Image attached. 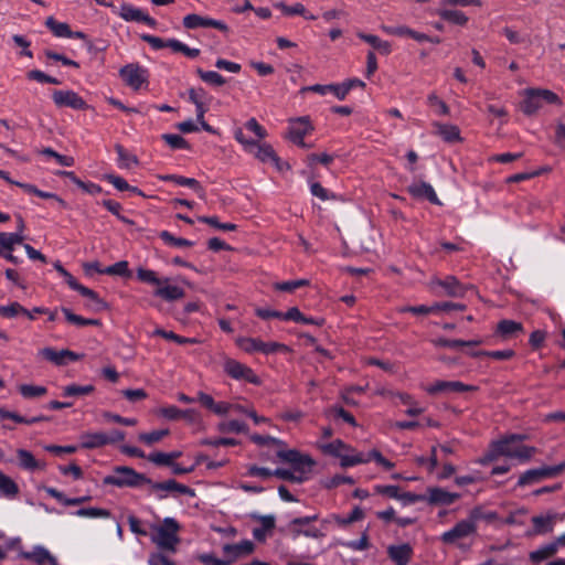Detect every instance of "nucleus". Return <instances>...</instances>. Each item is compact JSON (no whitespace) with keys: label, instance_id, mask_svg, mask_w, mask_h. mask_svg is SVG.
<instances>
[{"label":"nucleus","instance_id":"nucleus-59","mask_svg":"<svg viewBox=\"0 0 565 565\" xmlns=\"http://www.w3.org/2000/svg\"><path fill=\"white\" fill-rule=\"evenodd\" d=\"M77 516L82 518H107L109 512L99 508H83L75 512Z\"/></svg>","mask_w":565,"mask_h":565},{"label":"nucleus","instance_id":"nucleus-9","mask_svg":"<svg viewBox=\"0 0 565 565\" xmlns=\"http://www.w3.org/2000/svg\"><path fill=\"white\" fill-rule=\"evenodd\" d=\"M424 390L430 395H437V394L476 392L478 390V387L475 385L465 384L460 381H436L435 383L425 386Z\"/></svg>","mask_w":565,"mask_h":565},{"label":"nucleus","instance_id":"nucleus-7","mask_svg":"<svg viewBox=\"0 0 565 565\" xmlns=\"http://www.w3.org/2000/svg\"><path fill=\"white\" fill-rule=\"evenodd\" d=\"M476 533V526L472 522L465 519L456 523L450 530L444 532L440 536V541L447 545L460 546L462 540L473 536Z\"/></svg>","mask_w":565,"mask_h":565},{"label":"nucleus","instance_id":"nucleus-25","mask_svg":"<svg viewBox=\"0 0 565 565\" xmlns=\"http://www.w3.org/2000/svg\"><path fill=\"white\" fill-rule=\"evenodd\" d=\"M223 551L225 555L231 557V561H234L237 557L250 554L254 551V544L246 540L237 544H226Z\"/></svg>","mask_w":565,"mask_h":565},{"label":"nucleus","instance_id":"nucleus-43","mask_svg":"<svg viewBox=\"0 0 565 565\" xmlns=\"http://www.w3.org/2000/svg\"><path fill=\"white\" fill-rule=\"evenodd\" d=\"M498 518L495 512L492 511H484L481 507L473 508L468 516V521L472 522V524L477 527V524L481 520H486L488 522H491Z\"/></svg>","mask_w":565,"mask_h":565},{"label":"nucleus","instance_id":"nucleus-61","mask_svg":"<svg viewBox=\"0 0 565 565\" xmlns=\"http://www.w3.org/2000/svg\"><path fill=\"white\" fill-rule=\"evenodd\" d=\"M28 77L30 79L38 81L40 83H49V84H54V85L61 84V82L57 78L46 75L45 73H43L42 71H39V70L30 71L28 73Z\"/></svg>","mask_w":565,"mask_h":565},{"label":"nucleus","instance_id":"nucleus-22","mask_svg":"<svg viewBox=\"0 0 565 565\" xmlns=\"http://www.w3.org/2000/svg\"><path fill=\"white\" fill-rule=\"evenodd\" d=\"M433 284L441 287L445 295L449 297H463L466 289L455 276H447L445 279H435Z\"/></svg>","mask_w":565,"mask_h":565},{"label":"nucleus","instance_id":"nucleus-38","mask_svg":"<svg viewBox=\"0 0 565 565\" xmlns=\"http://www.w3.org/2000/svg\"><path fill=\"white\" fill-rule=\"evenodd\" d=\"M557 551H558V545L554 541V542H551V543L543 545L540 548L533 551L530 554V558L533 562H542L544 559L552 557Z\"/></svg>","mask_w":565,"mask_h":565},{"label":"nucleus","instance_id":"nucleus-41","mask_svg":"<svg viewBox=\"0 0 565 565\" xmlns=\"http://www.w3.org/2000/svg\"><path fill=\"white\" fill-rule=\"evenodd\" d=\"M437 14L441 19L458 25H465L468 22V17L463 12L458 10L439 9L437 11Z\"/></svg>","mask_w":565,"mask_h":565},{"label":"nucleus","instance_id":"nucleus-42","mask_svg":"<svg viewBox=\"0 0 565 565\" xmlns=\"http://www.w3.org/2000/svg\"><path fill=\"white\" fill-rule=\"evenodd\" d=\"M0 313L8 318H13L18 315H25L30 320H34L33 316L28 309L22 307L19 302H12L8 306L0 307Z\"/></svg>","mask_w":565,"mask_h":565},{"label":"nucleus","instance_id":"nucleus-54","mask_svg":"<svg viewBox=\"0 0 565 565\" xmlns=\"http://www.w3.org/2000/svg\"><path fill=\"white\" fill-rule=\"evenodd\" d=\"M310 192L313 196H317L322 201L337 199V195L334 193L323 188L319 182H311Z\"/></svg>","mask_w":565,"mask_h":565},{"label":"nucleus","instance_id":"nucleus-27","mask_svg":"<svg viewBox=\"0 0 565 565\" xmlns=\"http://www.w3.org/2000/svg\"><path fill=\"white\" fill-rule=\"evenodd\" d=\"M24 239L25 236L20 233L0 232V255H4V252H12L14 246L22 244Z\"/></svg>","mask_w":565,"mask_h":565},{"label":"nucleus","instance_id":"nucleus-16","mask_svg":"<svg viewBox=\"0 0 565 565\" xmlns=\"http://www.w3.org/2000/svg\"><path fill=\"white\" fill-rule=\"evenodd\" d=\"M39 355L56 365H65L68 361H77L79 359L77 353L67 349L56 351L53 348H43L39 351Z\"/></svg>","mask_w":565,"mask_h":565},{"label":"nucleus","instance_id":"nucleus-5","mask_svg":"<svg viewBox=\"0 0 565 565\" xmlns=\"http://www.w3.org/2000/svg\"><path fill=\"white\" fill-rule=\"evenodd\" d=\"M236 343L242 350L249 354L259 352L268 355L289 351V348L282 343L274 341L264 342L259 338H239Z\"/></svg>","mask_w":565,"mask_h":565},{"label":"nucleus","instance_id":"nucleus-46","mask_svg":"<svg viewBox=\"0 0 565 565\" xmlns=\"http://www.w3.org/2000/svg\"><path fill=\"white\" fill-rule=\"evenodd\" d=\"M321 448L326 454H329V455H332L335 457H339V455H342V451H352V448L349 445L344 444L340 439H335L327 445H323Z\"/></svg>","mask_w":565,"mask_h":565},{"label":"nucleus","instance_id":"nucleus-1","mask_svg":"<svg viewBox=\"0 0 565 565\" xmlns=\"http://www.w3.org/2000/svg\"><path fill=\"white\" fill-rule=\"evenodd\" d=\"M277 456L290 463L291 469L278 468L273 471V476H276L282 480L292 481L297 483L303 482L315 465V461L308 455H302L297 450H280Z\"/></svg>","mask_w":565,"mask_h":565},{"label":"nucleus","instance_id":"nucleus-57","mask_svg":"<svg viewBox=\"0 0 565 565\" xmlns=\"http://www.w3.org/2000/svg\"><path fill=\"white\" fill-rule=\"evenodd\" d=\"M309 280L308 279H297V280H290V281H282L275 284V288L280 291H287L292 292L294 290L308 286Z\"/></svg>","mask_w":565,"mask_h":565},{"label":"nucleus","instance_id":"nucleus-21","mask_svg":"<svg viewBox=\"0 0 565 565\" xmlns=\"http://www.w3.org/2000/svg\"><path fill=\"white\" fill-rule=\"evenodd\" d=\"M252 518L259 522V526L253 529V536L255 540L263 542L268 534L275 529L276 519L274 515H258L253 514Z\"/></svg>","mask_w":565,"mask_h":565},{"label":"nucleus","instance_id":"nucleus-45","mask_svg":"<svg viewBox=\"0 0 565 565\" xmlns=\"http://www.w3.org/2000/svg\"><path fill=\"white\" fill-rule=\"evenodd\" d=\"M137 278L142 282L154 286L156 288H158L160 284L164 282L163 278H159L156 271L146 268H138Z\"/></svg>","mask_w":565,"mask_h":565},{"label":"nucleus","instance_id":"nucleus-4","mask_svg":"<svg viewBox=\"0 0 565 565\" xmlns=\"http://www.w3.org/2000/svg\"><path fill=\"white\" fill-rule=\"evenodd\" d=\"M544 104H561L558 96L548 89L527 88L524 90V99L521 109L525 115H533L543 107Z\"/></svg>","mask_w":565,"mask_h":565},{"label":"nucleus","instance_id":"nucleus-29","mask_svg":"<svg viewBox=\"0 0 565 565\" xmlns=\"http://www.w3.org/2000/svg\"><path fill=\"white\" fill-rule=\"evenodd\" d=\"M81 446L86 449L99 448L107 445L106 433H86L81 437Z\"/></svg>","mask_w":565,"mask_h":565},{"label":"nucleus","instance_id":"nucleus-58","mask_svg":"<svg viewBox=\"0 0 565 565\" xmlns=\"http://www.w3.org/2000/svg\"><path fill=\"white\" fill-rule=\"evenodd\" d=\"M162 139L172 148V149H186L189 147L186 140L174 134H166L162 135Z\"/></svg>","mask_w":565,"mask_h":565},{"label":"nucleus","instance_id":"nucleus-18","mask_svg":"<svg viewBox=\"0 0 565 565\" xmlns=\"http://www.w3.org/2000/svg\"><path fill=\"white\" fill-rule=\"evenodd\" d=\"M62 277L64 278L65 282L70 286V288L78 291L82 296L87 297L92 301H94L96 310H102L106 307V303L102 299H99L98 295L94 290L78 284L77 280L68 271H66L65 275H63Z\"/></svg>","mask_w":565,"mask_h":565},{"label":"nucleus","instance_id":"nucleus-6","mask_svg":"<svg viewBox=\"0 0 565 565\" xmlns=\"http://www.w3.org/2000/svg\"><path fill=\"white\" fill-rule=\"evenodd\" d=\"M146 478L132 468L120 466L114 469V473L104 478L105 484L122 487L139 486Z\"/></svg>","mask_w":565,"mask_h":565},{"label":"nucleus","instance_id":"nucleus-28","mask_svg":"<svg viewBox=\"0 0 565 565\" xmlns=\"http://www.w3.org/2000/svg\"><path fill=\"white\" fill-rule=\"evenodd\" d=\"M436 128L435 134L441 137L447 142H455L460 140V130L455 125L434 122Z\"/></svg>","mask_w":565,"mask_h":565},{"label":"nucleus","instance_id":"nucleus-23","mask_svg":"<svg viewBox=\"0 0 565 565\" xmlns=\"http://www.w3.org/2000/svg\"><path fill=\"white\" fill-rule=\"evenodd\" d=\"M152 490L153 491H163V492H170L175 494H189L194 495V491L190 489L189 487L177 482L173 479L166 480L163 482H156L152 483Z\"/></svg>","mask_w":565,"mask_h":565},{"label":"nucleus","instance_id":"nucleus-51","mask_svg":"<svg viewBox=\"0 0 565 565\" xmlns=\"http://www.w3.org/2000/svg\"><path fill=\"white\" fill-rule=\"evenodd\" d=\"M94 391L93 385H67L63 388L64 396H84L88 395Z\"/></svg>","mask_w":565,"mask_h":565},{"label":"nucleus","instance_id":"nucleus-14","mask_svg":"<svg viewBox=\"0 0 565 565\" xmlns=\"http://www.w3.org/2000/svg\"><path fill=\"white\" fill-rule=\"evenodd\" d=\"M426 502L431 505H450L460 499L459 493L449 492L439 487H429L425 493Z\"/></svg>","mask_w":565,"mask_h":565},{"label":"nucleus","instance_id":"nucleus-2","mask_svg":"<svg viewBox=\"0 0 565 565\" xmlns=\"http://www.w3.org/2000/svg\"><path fill=\"white\" fill-rule=\"evenodd\" d=\"M522 440L523 436L511 435L493 443L492 449L487 455V459L492 461L500 456H505L519 459L520 461H527L535 452V448L522 445Z\"/></svg>","mask_w":565,"mask_h":565},{"label":"nucleus","instance_id":"nucleus-10","mask_svg":"<svg viewBox=\"0 0 565 565\" xmlns=\"http://www.w3.org/2000/svg\"><path fill=\"white\" fill-rule=\"evenodd\" d=\"M224 371L235 380H244L248 383L259 384L258 376L247 365L233 360L227 359L224 362Z\"/></svg>","mask_w":565,"mask_h":565},{"label":"nucleus","instance_id":"nucleus-11","mask_svg":"<svg viewBox=\"0 0 565 565\" xmlns=\"http://www.w3.org/2000/svg\"><path fill=\"white\" fill-rule=\"evenodd\" d=\"M119 74L122 81L134 89H139L143 83L147 82V71L141 67L139 64H128L125 65Z\"/></svg>","mask_w":565,"mask_h":565},{"label":"nucleus","instance_id":"nucleus-32","mask_svg":"<svg viewBox=\"0 0 565 565\" xmlns=\"http://www.w3.org/2000/svg\"><path fill=\"white\" fill-rule=\"evenodd\" d=\"M358 36L366 43L371 44L381 54L388 55L391 53V44L387 41H383L376 35L365 34L363 32H359Z\"/></svg>","mask_w":565,"mask_h":565},{"label":"nucleus","instance_id":"nucleus-13","mask_svg":"<svg viewBox=\"0 0 565 565\" xmlns=\"http://www.w3.org/2000/svg\"><path fill=\"white\" fill-rule=\"evenodd\" d=\"M183 25L186 29L214 28L224 33L228 32V26L224 22L195 13L185 15L183 18Z\"/></svg>","mask_w":565,"mask_h":565},{"label":"nucleus","instance_id":"nucleus-17","mask_svg":"<svg viewBox=\"0 0 565 565\" xmlns=\"http://www.w3.org/2000/svg\"><path fill=\"white\" fill-rule=\"evenodd\" d=\"M119 15L126 21L143 22L151 28L157 24L153 18L145 13L141 9L135 8L128 3L121 4Z\"/></svg>","mask_w":565,"mask_h":565},{"label":"nucleus","instance_id":"nucleus-33","mask_svg":"<svg viewBox=\"0 0 565 565\" xmlns=\"http://www.w3.org/2000/svg\"><path fill=\"white\" fill-rule=\"evenodd\" d=\"M45 25L58 38H73V31L70 25L64 22L56 21L53 17L45 20Z\"/></svg>","mask_w":565,"mask_h":565},{"label":"nucleus","instance_id":"nucleus-20","mask_svg":"<svg viewBox=\"0 0 565 565\" xmlns=\"http://www.w3.org/2000/svg\"><path fill=\"white\" fill-rule=\"evenodd\" d=\"M164 282L154 289L153 295L166 301H175L184 297V290L175 285L170 284V278L164 277Z\"/></svg>","mask_w":565,"mask_h":565},{"label":"nucleus","instance_id":"nucleus-44","mask_svg":"<svg viewBox=\"0 0 565 565\" xmlns=\"http://www.w3.org/2000/svg\"><path fill=\"white\" fill-rule=\"evenodd\" d=\"M62 312L65 315L66 320L78 327L98 326L100 322L96 319H86L82 316L73 313L68 308L63 307Z\"/></svg>","mask_w":565,"mask_h":565},{"label":"nucleus","instance_id":"nucleus-49","mask_svg":"<svg viewBox=\"0 0 565 565\" xmlns=\"http://www.w3.org/2000/svg\"><path fill=\"white\" fill-rule=\"evenodd\" d=\"M160 238L166 244L171 245V246H175V247H191V246L194 245L193 242H191L189 239H185V238L175 237L171 233H169L168 231L161 232L160 233Z\"/></svg>","mask_w":565,"mask_h":565},{"label":"nucleus","instance_id":"nucleus-53","mask_svg":"<svg viewBox=\"0 0 565 565\" xmlns=\"http://www.w3.org/2000/svg\"><path fill=\"white\" fill-rule=\"evenodd\" d=\"M169 435L168 429H160V430H153L150 433H142L139 435V440L147 444V445H153L158 441H160L162 438Z\"/></svg>","mask_w":565,"mask_h":565},{"label":"nucleus","instance_id":"nucleus-31","mask_svg":"<svg viewBox=\"0 0 565 565\" xmlns=\"http://www.w3.org/2000/svg\"><path fill=\"white\" fill-rule=\"evenodd\" d=\"M497 331L503 338H512L523 331V327L520 322L513 320H502L498 323Z\"/></svg>","mask_w":565,"mask_h":565},{"label":"nucleus","instance_id":"nucleus-37","mask_svg":"<svg viewBox=\"0 0 565 565\" xmlns=\"http://www.w3.org/2000/svg\"><path fill=\"white\" fill-rule=\"evenodd\" d=\"M254 149L256 150L254 154L257 159L263 162H275L278 166L279 160L269 145L256 142V146L253 147Z\"/></svg>","mask_w":565,"mask_h":565},{"label":"nucleus","instance_id":"nucleus-52","mask_svg":"<svg viewBox=\"0 0 565 565\" xmlns=\"http://www.w3.org/2000/svg\"><path fill=\"white\" fill-rule=\"evenodd\" d=\"M274 7L279 9L285 15H305L307 13L305 6L301 3L287 6L285 2H276Z\"/></svg>","mask_w":565,"mask_h":565},{"label":"nucleus","instance_id":"nucleus-40","mask_svg":"<svg viewBox=\"0 0 565 565\" xmlns=\"http://www.w3.org/2000/svg\"><path fill=\"white\" fill-rule=\"evenodd\" d=\"M22 557L32 561L38 565H45L53 556L44 547L38 546L32 552H23Z\"/></svg>","mask_w":565,"mask_h":565},{"label":"nucleus","instance_id":"nucleus-8","mask_svg":"<svg viewBox=\"0 0 565 565\" xmlns=\"http://www.w3.org/2000/svg\"><path fill=\"white\" fill-rule=\"evenodd\" d=\"M565 469V462H562L556 466L550 467H541L536 469H531L525 471L518 481V486L524 487L529 484H534L540 482L541 480L553 478L561 475Z\"/></svg>","mask_w":565,"mask_h":565},{"label":"nucleus","instance_id":"nucleus-62","mask_svg":"<svg viewBox=\"0 0 565 565\" xmlns=\"http://www.w3.org/2000/svg\"><path fill=\"white\" fill-rule=\"evenodd\" d=\"M189 99L194 104H206L209 96L207 93L203 88H190L189 89Z\"/></svg>","mask_w":565,"mask_h":565},{"label":"nucleus","instance_id":"nucleus-50","mask_svg":"<svg viewBox=\"0 0 565 565\" xmlns=\"http://www.w3.org/2000/svg\"><path fill=\"white\" fill-rule=\"evenodd\" d=\"M100 274H106L110 276H129L128 263L126 260H120L111 266L99 270Z\"/></svg>","mask_w":565,"mask_h":565},{"label":"nucleus","instance_id":"nucleus-36","mask_svg":"<svg viewBox=\"0 0 565 565\" xmlns=\"http://www.w3.org/2000/svg\"><path fill=\"white\" fill-rule=\"evenodd\" d=\"M161 179L164 181H172L175 184L181 185V186H189L192 190H194L196 193L202 195V192H203L202 186L193 178H185V177L177 175V174H167L164 177H161Z\"/></svg>","mask_w":565,"mask_h":565},{"label":"nucleus","instance_id":"nucleus-19","mask_svg":"<svg viewBox=\"0 0 565 565\" xmlns=\"http://www.w3.org/2000/svg\"><path fill=\"white\" fill-rule=\"evenodd\" d=\"M407 192L417 199H427L430 203L440 205L439 201L434 188L426 182H415L407 188Z\"/></svg>","mask_w":565,"mask_h":565},{"label":"nucleus","instance_id":"nucleus-39","mask_svg":"<svg viewBox=\"0 0 565 565\" xmlns=\"http://www.w3.org/2000/svg\"><path fill=\"white\" fill-rule=\"evenodd\" d=\"M17 456L19 459V466L22 469H25L29 471H34L40 468L39 461L34 458V456L30 451H28L25 449H18Z\"/></svg>","mask_w":565,"mask_h":565},{"label":"nucleus","instance_id":"nucleus-15","mask_svg":"<svg viewBox=\"0 0 565 565\" xmlns=\"http://www.w3.org/2000/svg\"><path fill=\"white\" fill-rule=\"evenodd\" d=\"M312 130V127L307 118L301 117L290 121L288 138L299 147L306 148L308 145L303 141L305 136H307Z\"/></svg>","mask_w":565,"mask_h":565},{"label":"nucleus","instance_id":"nucleus-30","mask_svg":"<svg viewBox=\"0 0 565 565\" xmlns=\"http://www.w3.org/2000/svg\"><path fill=\"white\" fill-rule=\"evenodd\" d=\"M413 551L408 544L393 545L388 547L390 557L396 563H408Z\"/></svg>","mask_w":565,"mask_h":565},{"label":"nucleus","instance_id":"nucleus-12","mask_svg":"<svg viewBox=\"0 0 565 565\" xmlns=\"http://www.w3.org/2000/svg\"><path fill=\"white\" fill-rule=\"evenodd\" d=\"M52 99L57 107H70L76 110L86 109V102L74 90H54Z\"/></svg>","mask_w":565,"mask_h":565},{"label":"nucleus","instance_id":"nucleus-35","mask_svg":"<svg viewBox=\"0 0 565 565\" xmlns=\"http://www.w3.org/2000/svg\"><path fill=\"white\" fill-rule=\"evenodd\" d=\"M338 458H340V463L342 467H352L370 461V458H365L363 454L356 452L353 448L352 451H342V455H339Z\"/></svg>","mask_w":565,"mask_h":565},{"label":"nucleus","instance_id":"nucleus-24","mask_svg":"<svg viewBox=\"0 0 565 565\" xmlns=\"http://www.w3.org/2000/svg\"><path fill=\"white\" fill-rule=\"evenodd\" d=\"M557 521V514L547 513L546 515H535L532 518V524L534 533L545 534L553 531V527Z\"/></svg>","mask_w":565,"mask_h":565},{"label":"nucleus","instance_id":"nucleus-26","mask_svg":"<svg viewBox=\"0 0 565 565\" xmlns=\"http://www.w3.org/2000/svg\"><path fill=\"white\" fill-rule=\"evenodd\" d=\"M20 489L17 482L12 478L0 471V495L6 499L12 500L17 498Z\"/></svg>","mask_w":565,"mask_h":565},{"label":"nucleus","instance_id":"nucleus-3","mask_svg":"<svg viewBox=\"0 0 565 565\" xmlns=\"http://www.w3.org/2000/svg\"><path fill=\"white\" fill-rule=\"evenodd\" d=\"M179 530L180 525L173 518H166L161 525L154 527L151 540L158 547L175 552L177 545L180 542L178 536Z\"/></svg>","mask_w":565,"mask_h":565},{"label":"nucleus","instance_id":"nucleus-64","mask_svg":"<svg viewBox=\"0 0 565 565\" xmlns=\"http://www.w3.org/2000/svg\"><path fill=\"white\" fill-rule=\"evenodd\" d=\"M148 565H174V562L161 553H152L148 558Z\"/></svg>","mask_w":565,"mask_h":565},{"label":"nucleus","instance_id":"nucleus-47","mask_svg":"<svg viewBox=\"0 0 565 565\" xmlns=\"http://www.w3.org/2000/svg\"><path fill=\"white\" fill-rule=\"evenodd\" d=\"M115 150L118 154V161L121 168H130L131 166L138 163L137 157L127 152L122 146L116 145Z\"/></svg>","mask_w":565,"mask_h":565},{"label":"nucleus","instance_id":"nucleus-55","mask_svg":"<svg viewBox=\"0 0 565 565\" xmlns=\"http://www.w3.org/2000/svg\"><path fill=\"white\" fill-rule=\"evenodd\" d=\"M21 395L25 398H33L46 394L44 386L23 384L19 388Z\"/></svg>","mask_w":565,"mask_h":565},{"label":"nucleus","instance_id":"nucleus-63","mask_svg":"<svg viewBox=\"0 0 565 565\" xmlns=\"http://www.w3.org/2000/svg\"><path fill=\"white\" fill-rule=\"evenodd\" d=\"M429 106L436 107L439 115H448L449 107L436 94H430L427 98Z\"/></svg>","mask_w":565,"mask_h":565},{"label":"nucleus","instance_id":"nucleus-56","mask_svg":"<svg viewBox=\"0 0 565 565\" xmlns=\"http://www.w3.org/2000/svg\"><path fill=\"white\" fill-rule=\"evenodd\" d=\"M220 430L222 433H244L247 430V426L239 422V420H236V419H232V420H227V422H223L220 424Z\"/></svg>","mask_w":565,"mask_h":565},{"label":"nucleus","instance_id":"nucleus-60","mask_svg":"<svg viewBox=\"0 0 565 565\" xmlns=\"http://www.w3.org/2000/svg\"><path fill=\"white\" fill-rule=\"evenodd\" d=\"M200 222L210 224L222 231H235L236 225L233 223H220L216 216H199Z\"/></svg>","mask_w":565,"mask_h":565},{"label":"nucleus","instance_id":"nucleus-34","mask_svg":"<svg viewBox=\"0 0 565 565\" xmlns=\"http://www.w3.org/2000/svg\"><path fill=\"white\" fill-rule=\"evenodd\" d=\"M431 343L437 348H458V347H473L482 343L480 339L469 341L465 340H449L445 338L434 339Z\"/></svg>","mask_w":565,"mask_h":565},{"label":"nucleus","instance_id":"nucleus-48","mask_svg":"<svg viewBox=\"0 0 565 565\" xmlns=\"http://www.w3.org/2000/svg\"><path fill=\"white\" fill-rule=\"evenodd\" d=\"M198 74H199L200 78L207 84H211L214 86H222L223 84H225V78L217 72L203 71V70L199 68Z\"/></svg>","mask_w":565,"mask_h":565}]
</instances>
